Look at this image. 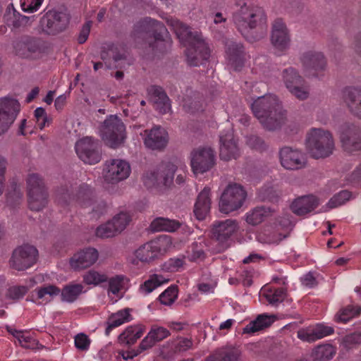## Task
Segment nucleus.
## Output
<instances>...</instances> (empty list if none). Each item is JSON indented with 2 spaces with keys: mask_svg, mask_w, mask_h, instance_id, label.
I'll use <instances>...</instances> for the list:
<instances>
[{
  "mask_svg": "<svg viewBox=\"0 0 361 361\" xmlns=\"http://www.w3.org/2000/svg\"><path fill=\"white\" fill-rule=\"evenodd\" d=\"M343 99L350 111L361 118V90L351 87L345 88Z\"/></svg>",
  "mask_w": 361,
  "mask_h": 361,
  "instance_id": "nucleus-32",
  "label": "nucleus"
},
{
  "mask_svg": "<svg viewBox=\"0 0 361 361\" xmlns=\"http://www.w3.org/2000/svg\"><path fill=\"white\" fill-rule=\"evenodd\" d=\"M82 278L84 283L87 285L97 286L108 281V276L106 274L94 269H90L87 271Z\"/></svg>",
  "mask_w": 361,
  "mask_h": 361,
  "instance_id": "nucleus-47",
  "label": "nucleus"
},
{
  "mask_svg": "<svg viewBox=\"0 0 361 361\" xmlns=\"http://www.w3.org/2000/svg\"><path fill=\"white\" fill-rule=\"evenodd\" d=\"M27 188L29 208L33 211H39L45 207L48 203V193L43 180L38 174H29Z\"/></svg>",
  "mask_w": 361,
  "mask_h": 361,
  "instance_id": "nucleus-7",
  "label": "nucleus"
},
{
  "mask_svg": "<svg viewBox=\"0 0 361 361\" xmlns=\"http://www.w3.org/2000/svg\"><path fill=\"white\" fill-rule=\"evenodd\" d=\"M276 320L273 314H259L255 319L249 322L243 329V334L253 335L269 327Z\"/></svg>",
  "mask_w": 361,
  "mask_h": 361,
  "instance_id": "nucleus-30",
  "label": "nucleus"
},
{
  "mask_svg": "<svg viewBox=\"0 0 361 361\" xmlns=\"http://www.w3.org/2000/svg\"><path fill=\"white\" fill-rule=\"evenodd\" d=\"M91 26V21H87L83 25L78 38L79 44H83L86 42L90 32Z\"/></svg>",
  "mask_w": 361,
  "mask_h": 361,
  "instance_id": "nucleus-63",
  "label": "nucleus"
},
{
  "mask_svg": "<svg viewBox=\"0 0 361 361\" xmlns=\"http://www.w3.org/2000/svg\"><path fill=\"white\" fill-rule=\"evenodd\" d=\"M306 147L315 159L324 158L333 153L334 142L331 133L322 128H312L306 137Z\"/></svg>",
  "mask_w": 361,
  "mask_h": 361,
  "instance_id": "nucleus-4",
  "label": "nucleus"
},
{
  "mask_svg": "<svg viewBox=\"0 0 361 361\" xmlns=\"http://www.w3.org/2000/svg\"><path fill=\"white\" fill-rule=\"evenodd\" d=\"M148 92L154 97L155 108L161 114H164L170 111V99L161 87L152 85L148 88Z\"/></svg>",
  "mask_w": 361,
  "mask_h": 361,
  "instance_id": "nucleus-35",
  "label": "nucleus"
},
{
  "mask_svg": "<svg viewBox=\"0 0 361 361\" xmlns=\"http://www.w3.org/2000/svg\"><path fill=\"white\" fill-rule=\"evenodd\" d=\"M185 264V257L171 258L166 263V268L171 272L178 271Z\"/></svg>",
  "mask_w": 361,
  "mask_h": 361,
  "instance_id": "nucleus-59",
  "label": "nucleus"
},
{
  "mask_svg": "<svg viewBox=\"0 0 361 361\" xmlns=\"http://www.w3.org/2000/svg\"><path fill=\"white\" fill-rule=\"evenodd\" d=\"M336 353V348L331 344L319 345L313 350L312 357L317 361H328Z\"/></svg>",
  "mask_w": 361,
  "mask_h": 361,
  "instance_id": "nucleus-44",
  "label": "nucleus"
},
{
  "mask_svg": "<svg viewBox=\"0 0 361 361\" xmlns=\"http://www.w3.org/2000/svg\"><path fill=\"white\" fill-rule=\"evenodd\" d=\"M84 286L81 283H70L61 290V300L72 303L83 293Z\"/></svg>",
  "mask_w": 361,
  "mask_h": 361,
  "instance_id": "nucleus-42",
  "label": "nucleus"
},
{
  "mask_svg": "<svg viewBox=\"0 0 361 361\" xmlns=\"http://www.w3.org/2000/svg\"><path fill=\"white\" fill-rule=\"evenodd\" d=\"M75 347L82 352L87 351L90 349L91 339L84 333H80L74 337Z\"/></svg>",
  "mask_w": 361,
  "mask_h": 361,
  "instance_id": "nucleus-55",
  "label": "nucleus"
},
{
  "mask_svg": "<svg viewBox=\"0 0 361 361\" xmlns=\"http://www.w3.org/2000/svg\"><path fill=\"white\" fill-rule=\"evenodd\" d=\"M144 136L145 145L152 150L164 149L169 142L167 131L159 126H155L150 130H145Z\"/></svg>",
  "mask_w": 361,
  "mask_h": 361,
  "instance_id": "nucleus-23",
  "label": "nucleus"
},
{
  "mask_svg": "<svg viewBox=\"0 0 361 361\" xmlns=\"http://www.w3.org/2000/svg\"><path fill=\"white\" fill-rule=\"evenodd\" d=\"M205 257V253L202 249L199 248L197 245H193L188 252V258L191 262L202 260Z\"/></svg>",
  "mask_w": 361,
  "mask_h": 361,
  "instance_id": "nucleus-62",
  "label": "nucleus"
},
{
  "mask_svg": "<svg viewBox=\"0 0 361 361\" xmlns=\"http://www.w3.org/2000/svg\"><path fill=\"white\" fill-rule=\"evenodd\" d=\"M101 57L109 69L125 67L126 55L121 46L114 44L108 45L106 50L102 51Z\"/></svg>",
  "mask_w": 361,
  "mask_h": 361,
  "instance_id": "nucleus-25",
  "label": "nucleus"
},
{
  "mask_svg": "<svg viewBox=\"0 0 361 361\" xmlns=\"http://www.w3.org/2000/svg\"><path fill=\"white\" fill-rule=\"evenodd\" d=\"M220 153L221 159L229 161L237 159L239 156V148L237 140L235 138L233 130L229 128L221 132L219 135Z\"/></svg>",
  "mask_w": 361,
  "mask_h": 361,
  "instance_id": "nucleus-21",
  "label": "nucleus"
},
{
  "mask_svg": "<svg viewBox=\"0 0 361 361\" xmlns=\"http://www.w3.org/2000/svg\"><path fill=\"white\" fill-rule=\"evenodd\" d=\"M132 220V216L126 212H121L114 216L111 219L114 226L119 233L123 231Z\"/></svg>",
  "mask_w": 361,
  "mask_h": 361,
  "instance_id": "nucleus-50",
  "label": "nucleus"
},
{
  "mask_svg": "<svg viewBox=\"0 0 361 361\" xmlns=\"http://www.w3.org/2000/svg\"><path fill=\"white\" fill-rule=\"evenodd\" d=\"M132 319L129 309H124L111 314L106 322V327L105 329L106 335L109 336L111 331L126 322H128Z\"/></svg>",
  "mask_w": 361,
  "mask_h": 361,
  "instance_id": "nucleus-38",
  "label": "nucleus"
},
{
  "mask_svg": "<svg viewBox=\"0 0 361 361\" xmlns=\"http://www.w3.org/2000/svg\"><path fill=\"white\" fill-rule=\"evenodd\" d=\"M286 295L284 288H270L264 293V296L269 304L276 305L283 301Z\"/></svg>",
  "mask_w": 361,
  "mask_h": 361,
  "instance_id": "nucleus-48",
  "label": "nucleus"
},
{
  "mask_svg": "<svg viewBox=\"0 0 361 361\" xmlns=\"http://www.w3.org/2000/svg\"><path fill=\"white\" fill-rule=\"evenodd\" d=\"M247 197L245 189L237 183L230 184L222 193L219 202L220 211L225 214L240 209Z\"/></svg>",
  "mask_w": 361,
  "mask_h": 361,
  "instance_id": "nucleus-9",
  "label": "nucleus"
},
{
  "mask_svg": "<svg viewBox=\"0 0 361 361\" xmlns=\"http://www.w3.org/2000/svg\"><path fill=\"white\" fill-rule=\"evenodd\" d=\"M12 334L18 339L19 343L23 348L34 349L37 345L36 340L26 336L24 333L15 330L11 332Z\"/></svg>",
  "mask_w": 361,
  "mask_h": 361,
  "instance_id": "nucleus-53",
  "label": "nucleus"
},
{
  "mask_svg": "<svg viewBox=\"0 0 361 361\" xmlns=\"http://www.w3.org/2000/svg\"><path fill=\"white\" fill-rule=\"evenodd\" d=\"M233 22L244 38L254 42L263 38L267 32V16L257 6L244 3L233 15Z\"/></svg>",
  "mask_w": 361,
  "mask_h": 361,
  "instance_id": "nucleus-2",
  "label": "nucleus"
},
{
  "mask_svg": "<svg viewBox=\"0 0 361 361\" xmlns=\"http://www.w3.org/2000/svg\"><path fill=\"white\" fill-rule=\"evenodd\" d=\"M247 144L252 149L262 151L265 148L264 141L255 135L247 137Z\"/></svg>",
  "mask_w": 361,
  "mask_h": 361,
  "instance_id": "nucleus-61",
  "label": "nucleus"
},
{
  "mask_svg": "<svg viewBox=\"0 0 361 361\" xmlns=\"http://www.w3.org/2000/svg\"><path fill=\"white\" fill-rule=\"evenodd\" d=\"M340 139L344 150L353 152L361 149V130L359 126L345 123L340 127Z\"/></svg>",
  "mask_w": 361,
  "mask_h": 361,
  "instance_id": "nucleus-17",
  "label": "nucleus"
},
{
  "mask_svg": "<svg viewBox=\"0 0 361 361\" xmlns=\"http://www.w3.org/2000/svg\"><path fill=\"white\" fill-rule=\"evenodd\" d=\"M123 279L121 275L111 278L109 281V290L114 294L118 293L122 288Z\"/></svg>",
  "mask_w": 361,
  "mask_h": 361,
  "instance_id": "nucleus-60",
  "label": "nucleus"
},
{
  "mask_svg": "<svg viewBox=\"0 0 361 361\" xmlns=\"http://www.w3.org/2000/svg\"><path fill=\"white\" fill-rule=\"evenodd\" d=\"M4 20L8 26L17 28L27 24L29 21V18L17 12L13 4H10L7 6L4 15Z\"/></svg>",
  "mask_w": 361,
  "mask_h": 361,
  "instance_id": "nucleus-41",
  "label": "nucleus"
},
{
  "mask_svg": "<svg viewBox=\"0 0 361 361\" xmlns=\"http://www.w3.org/2000/svg\"><path fill=\"white\" fill-rule=\"evenodd\" d=\"M269 210L264 207H258L247 214L246 221L249 224L257 225L268 216Z\"/></svg>",
  "mask_w": 361,
  "mask_h": 361,
  "instance_id": "nucleus-46",
  "label": "nucleus"
},
{
  "mask_svg": "<svg viewBox=\"0 0 361 361\" xmlns=\"http://www.w3.org/2000/svg\"><path fill=\"white\" fill-rule=\"evenodd\" d=\"M37 250L32 245H23L16 248L10 259V265L18 271H23L37 262Z\"/></svg>",
  "mask_w": 361,
  "mask_h": 361,
  "instance_id": "nucleus-12",
  "label": "nucleus"
},
{
  "mask_svg": "<svg viewBox=\"0 0 361 361\" xmlns=\"http://www.w3.org/2000/svg\"><path fill=\"white\" fill-rule=\"evenodd\" d=\"M178 297V288L171 286L166 289L159 297L161 304L170 305L173 304Z\"/></svg>",
  "mask_w": 361,
  "mask_h": 361,
  "instance_id": "nucleus-52",
  "label": "nucleus"
},
{
  "mask_svg": "<svg viewBox=\"0 0 361 361\" xmlns=\"http://www.w3.org/2000/svg\"><path fill=\"white\" fill-rule=\"evenodd\" d=\"M361 313L360 307H355L348 305L343 308L339 313L336 315V320L338 322L346 323L351 318L359 315Z\"/></svg>",
  "mask_w": 361,
  "mask_h": 361,
  "instance_id": "nucleus-49",
  "label": "nucleus"
},
{
  "mask_svg": "<svg viewBox=\"0 0 361 361\" xmlns=\"http://www.w3.org/2000/svg\"><path fill=\"white\" fill-rule=\"evenodd\" d=\"M27 292V288L25 286H13L8 289L6 296L12 300H18L22 298Z\"/></svg>",
  "mask_w": 361,
  "mask_h": 361,
  "instance_id": "nucleus-56",
  "label": "nucleus"
},
{
  "mask_svg": "<svg viewBox=\"0 0 361 361\" xmlns=\"http://www.w3.org/2000/svg\"><path fill=\"white\" fill-rule=\"evenodd\" d=\"M61 289L54 285L44 286L36 288L33 294L36 295L35 302L38 304L47 303L51 301L54 297L60 294ZM35 295H32L34 296Z\"/></svg>",
  "mask_w": 361,
  "mask_h": 361,
  "instance_id": "nucleus-40",
  "label": "nucleus"
},
{
  "mask_svg": "<svg viewBox=\"0 0 361 361\" xmlns=\"http://www.w3.org/2000/svg\"><path fill=\"white\" fill-rule=\"evenodd\" d=\"M361 342V334L353 333L345 336L341 340V345L346 349H350Z\"/></svg>",
  "mask_w": 361,
  "mask_h": 361,
  "instance_id": "nucleus-57",
  "label": "nucleus"
},
{
  "mask_svg": "<svg viewBox=\"0 0 361 361\" xmlns=\"http://www.w3.org/2000/svg\"><path fill=\"white\" fill-rule=\"evenodd\" d=\"M143 333L142 326H129L120 335L119 339L128 345H132L143 335Z\"/></svg>",
  "mask_w": 361,
  "mask_h": 361,
  "instance_id": "nucleus-45",
  "label": "nucleus"
},
{
  "mask_svg": "<svg viewBox=\"0 0 361 361\" xmlns=\"http://www.w3.org/2000/svg\"><path fill=\"white\" fill-rule=\"evenodd\" d=\"M14 49L17 55L23 58H27L31 54L38 51L39 45L35 39L24 37L15 44Z\"/></svg>",
  "mask_w": 361,
  "mask_h": 361,
  "instance_id": "nucleus-36",
  "label": "nucleus"
},
{
  "mask_svg": "<svg viewBox=\"0 0 361 361\" xmlns=\"http://www.w3.org/2000/svg\"><path fill=\"white\" fill-rule=\"evenodd\" d=\"M211 206L210 189L204 188L198 195L194 207V214L198 220H203L209 214Z\"/></svg>",
  "mask_w": 361,
  "mask_h": 361,
  "instance_id": "nucleus-33",
  "label": "nucleus"
},
{
  "mask_svg": "<svg viewBox=\"0 0 361 361\" xmlns=\"http://www.w3.org/2000/svg\"><path fill=\"white\" fill-rule=\"evenodd\" d=\"M116 229L111 220H110L98 226L96 229L95 234L97 237L101 238H111L118 233Z\"/></svg>",
  "mask_w": 361,
  "mask_h": 361,
  "instance_id": "nucleus-51",
  "label": "nucleus"
},
{
  "mask_svg": "<svg viewBox=\"0 0 361 361\" xmlns=\"http://www.w3.org/2000/svg\"><path fill=\"white\" fill-rule=\"evenodd\" d=\"M279 157L281 166L288 170L300 169L306 164L303 153L289 147H284L281 149Z\"/></svg>",
  "mask_w": 361,
  "mask_h": 361,
  "instance_id": "nucleus-22",
  "label": "nucleus"
},
{
  "mask_svg": "<svg viewBox=\"0 0 361 361\" xmlns=\"http://www.w3.org/2000/svg\"><path fill=\"white\" fill-rule=\"evenodd\" d=\"M170 244L169 237L161 235L141 245L135 251V256L141 262H151L165 253Z\"/></svg>",
  "mask_w": 361,
  "mask_h": 361,
  "instance_id": "nucleus-10",
  "label": "nucleus"
},
{
  "mask_svg": "<svg viewBox=\"0 0 361 361\" xmlns=\"http://www.w3.org/2000/svg\"><path fill=\"white\" fill-rule=\"evenodd\" d=\"M99 254L93 247H87L75 253L71 259L70 264L74 269L87 268L97 260Z\"/></svg>",
  "mask_w": 361,
  "mask_h": 361,
  "instance_id": "nucleus-29",
  "label": "nucleus"
},
{
  "mask_svg": "<svg viewBox=\"0 0 361 361\" xmlns=\"http://www.w3.org/2000/svg\"><path fill=\"white\" fill-rule=\"evenodd\" d=\"M167 23L173 29L180 41L187 46L185 56L190 66H199L208 61L210 50L200 32L192 31L190 27L172 17L167 18Z\"/></svg>",
  "mask_w": 361,
  "mask_h": 361,
  "instance_id": "nucleus-1",
  "label": "nucleus"
},
{
  "mask_svg": "<svg viewBox=\"0 0 361 361\" xmlns=\"http://www.w3.org/2000/svg\"><path fill=\"white\" fill-rule=\"evenodd\" d=\"M100 135L105 144L116 149L126 140V126L116 115L109 116L99 128Z\"/></svg>",
  "mask_w": 361,
  "mask_h": 361,
  "instance_id": "nucleus-5",
  "label": "nucleus"
},
{
  "mask_svg": "<svg viewBox=\"0 0 361 361\" xmlns=\"http://www.w3.org/2000/svg\"><path fill=\"white\" fill-rule=\"evenodd\" d=\"M169 281L161 274H152L140 286L139 292L140 294L146 295L152 293L157 287Z\"/></svg>",
  "mask_w": 361,
  "mask_h": 361,
  "instance_id": "nucleus-43",
  "label": "nucleus"
},
{
  "mask_svg": "<svg viewBox=\"0 0 361 361\" xmlns=\"http://www.w3.org/2000/svg\"><path fill=\"white\" fill-rule=\"evenodd\" d=\"M271 42L274 49L280 54L289 48L290 35L286 24L281 19H276L273 23Z\"/></svg>",
  "mask_w": 361,
  "mask_h": 361,
  "instance_id": "nucleus-20",
  "label": "nucleus"
},
{
  "mask_svg": "<svg viewBox=\"0 0 361 361\" xmlns=\"http://www.w3.org/2000/svg\"><path fill=\"white\" fill-rule=\"evenodd\" d=\"M351 197V193L348 190H342L334 195L328 202L330 208H335L343 204Z\"/></svg>",
  "mask_w": 361,
  "mask_h": 361,
  "instance_id": "nucleus-54",
  "label": "nucleus"
},
{
  "mask_svg": "<svg viewBox=\"0 0 361 361\" xmlns=\"http://www.w3.org/2000/svg\"><path fill=\"white\" fill-rule=\"evenodd\" d=\"M251 108L264 128L269 130L278 129L284 122L285 112L274 94L259 97L252 104Z\"/></svg>",
  "mask_w": 361,
  "mask_h": 361,
  "instance_id": "nucleus-3",
  "label": "nucleus"
},
{
  "mask_svg": "<svg viewBox=\"0 0 361 361\" xmlns=\"http://www.w3.org/2000/svg\"><path fill=\"white\" fill-rule=\"evenodd\" d=\"M226 55L228 63L235 71H240L244 66L245 53L243 46L232 39L225 42Z\"/></svg>",
  "mask_w": 361,
  "mask_h": 361,
  "instance_id": "nucleus-26",
  "label": "nucleus"
},
{
  "mask_svg": "<svg viewBox=\"0 0 361 361\" xmlns=\"http://www.w3.org/2000/svg\"><path fill=\"white\" fill-rule=\"evenodd\" d=\"M168 31L164 25L150 17H146L139 20L134 25L133 35L135 38H145L146 37H153L155 42H164L169 44L166 40L168 36Z\"/></svg>",
  "mask_w": 361,
  "mask_h": 361,
  "instance_id": "nucleus-8",
  "label": "nucleus"
},
{
  "mask_svg": "<svg viewBox=\"0 0 361 361\" xmlns=\"http://www.w3.org/2000/svg\"><path fill=\"white\" fill-rule=\"evenodd\" d=\"M69 23L68 16L56 11H49L42 18L40 23L42 28L49 34L55 35L66 27Z\"/></svg>",
  "mask_w": 361,
  "mask_h": 361,
  "instance_id": "nucleus-19",
  "label": "nucleus"
},
{
  "mask_svg": "<svg viewBox=\"0 0 361 361\" xmlns=\"http://www.w3.org/2000/svg\"><path fill=\"white\" fill-rule=\"evenodd\" d=\"M71 191L66 187H62L57 191L56 200L61 205H69L73 203L83 207H87L92 202V190L86 183L80 184L78 187L71 186Z\"/></svg>",
  "mask_w": 361,
  "mask_h": 361,
  "instance_id": "nucleus-6",
  "label": "nucleus"
},
{
  "mask_svg": "<svg viewBox=\"0 0 361 361\" xmlns=\"http://www.w3.org/2000/svg\"><path fill=\"white\" fill-rule=\"evenodd\" d=\"M44 0H23L21 1V8L23 11L33 13L41 6Z\"/></svg>",
  "mask_w": 361,
  "mask_h": 361,
  "instance_id": "nucleus-58",
  "label": "nucleus"
},
{
  "mask_svg": "<svg viewBox=\"0 0 361 361\" xmlns=\"http://www.w3.org/2000/svg\"><path fill=\"white\" fill-rule=\"evenodd\" d=\"M238 223L234 219L214 222L212 236L219 243L227 241L238 229Z\"/></svg>",
  "mask_w": 361,
  "mask_h": 361,
  "instance_id": "nucleus-28",
  "label": "nucleus"
},
{
  "mask_svg": "<svg viewBox=\"0 0 361 361\" xmlns=\"http://www.w3.org/2000/svg\"><path fill=\"white\" fill-rule=\"evenodd\" d=\"M176 170V166L171 162H162L157 171H151L145 173L144 182L145 185L151 187L155 185L163 184L170 185L173 183V176Z\"/></svg>",
  "mask_w": 361,
  "mask_h": 361,
  "instance_id": "nucleus-16",
  "label": "nucleus"
},
{
  "mask_svg": "<svg viewBox=\"0 0 361 361\" xmlns=\"http://www.w3.org/2000/svg\"><path fill=\"white\" fill-rule=\"evenodd\" d=\"M283 81L288 91L296 98L304 100L308 97L309 92L304 79L293 67L284 69L282 72Z\"/></svg>",
  "mask_w": 361,
  "mask_h": 361,
  "instance_id": "nucleus-14",
  "label": "nucleus"
},
{
  "mask_svg": "<svg viewBox=\"0 0 361 361\" xmlns=\"http://www.w3.org/2000/svg\"><path fill=\"white\" fill-rule=\"evenodd\" d=\"M170 336L169 331L162 326H153L149 332L144 338L140 344L142 350H147L152 348L156 343L161 341Z\"/></svg>",
  "mask_w": 361,
  "mask_h": 361,
  "instance_id": "nucleus-34",
  "label": "nucleus"
},
{
  "mask_svg": "<svg viewBox=\"0 0 361 361\" xmlns=\"http://www.w3.org/2000/svg\"><path fill=\"white\" fill-rule=\"evenodd\" d=\"M303 66L309 76H319L320 72L326 67V61L320 52L307 51L302 58Z\"/></svg>",
  "mask_w": 361,
  "mask_h": 361,
  "instance_id": "nucleus-27",
  "label": "nucleus"
},
{
  "mask_svg": "<svg viewBox=\"0 0 361 361\" xmlns=\"http://www.w3.org/2000/svg\"><path fill=\"white\" fill-rule=\"evenodd\" d=\"M319 205L318 199L313 195L297 198L290 205L292 212L298 215H305L312 212Z\"/></svg>",
  "mask_w": 361,
  "mask_h": 361,
  "instance_id": "nucleus-31",
  "label": "nucleus"
},
{
  "mask_svg": "<svg viewBox=\"0 0 361 361\" xmlns=\"http://www.w3.org/2000/svg\"><path fill=\"white\" fill-rule=\"evenodd\" d=\"M20 111L19 102L11 97L0 98V136L14 123Z\"/></svg>",
  "mask_w": 361,
  "mask_h": 361,
  "instance_id": "nucleus-11",
  "label": "nucleus"
},
{
  "mask_svg": "<svg viewBox=\"0 0 361 361\" xmlns=\"http://www.w3.org/2000/svg\"><path fill=\"white\" fill-rule=\"evenodd\" d=\"M240 352L235 348H221L214 351L206 361H238Z\"/></svg>",
  "mask_w": 361,
  "mask_h": 361,
  "instance_id": "nucleus-37",
  "label": "nucleus"
},
{
  "mask_svg": "<svg viewBox=\"0 0 361 361\" xmlns=\"http://www.w3.org/2000/svg\"><path fill=\"white\" fill-rule=\"evenodd\" d=\"M192 346V341L188 338H180L176 343L175 348L177 351H186Z\"/></svg>",
  "mask_w": 361,
  "mask_h": 361,
  "instance_id": "nucleus-64",
  "label": "nucleus"
},
{
  "mask_svg": "<svg viewBox=\"0 0 361 361\" xmlns=\"http://www.w3.org/2000/svg\"><path fill=\"white\" fill-rule=\"evenodd\" d=\"M104 172V180L109 183H118L127 178L130 173L128 162L123 159L107 161Z\"/></svg>",
  "mask_w": 361,
  "mask_h": 361,
  "instance_id": "nucleus-18",
  "label": "nucleus"
},
{
  "mask_svg": "<svg viewBox=\"0 0 361 361\" xmlns=\"http://www.w3.org/2000/svg\"><path fill=\"white\" fill-rule=\"evenodd\" d=\"M181 224L176 220L164 217H157L150 224L152 231L174 232L180 227Z\"/></svg>",
  "mask_w": 361,
  "mask_h": 361,
  "instance_id": "nucleus-39",
  "label": "nucleus"
},
{
  "mask_svg": "<svg viewBox=\"0 0 361 361\" xmlns=\"http://www.w3.org/2000/svg\"><path fill=\"white\" fill-rule=\"evenodd\" d=\"M334 332V329L332 326L317 323L298 330V337L301 341L312 343L331 335Z\"/></svg>",
  "mask_w": 361,
  "mask_h": 361,
  "instance_id": "nucleus-24",
  "label": "nucleus"
},
{
  "mask_svg": "<svg viewBox=\"0 0 361 361\" xmlns=\"http://www.w3.org/2000/svg\"><path fill=\"white\" fill-rule=\"evenodd\" d=\"M191 167L196 175L209 171L215 164L214 152L209 147H200L191 152Z\"/></svg>",
  "mask_w": 361,
  "mask_h": 361,
  "instance_id": "nucleus-15",
  "label": "nucleus"
},
{
  "mask_svg": "<svg viewBox=\"0 0 361 361\" xmlns=\"http://www.w3.org/2000/svg\"><path fill=\"white\" fill-rule=\"evenodd\" d=\"M76 154L85 164H95L101 159V151L97 140L85 137L75 143Z\"/></svg>",
  "mask_w": 361,
  "mask_h": 361,
  "instance_id": "nucleus-13",
  "label": "nucleus"
}]
</instances>
